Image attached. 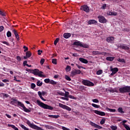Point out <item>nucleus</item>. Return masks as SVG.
Here are the masks:
<instances>
[{
	"label": "nucleus",
	"instance_id": "obj_42",
	"mask_svg": "<svg viewBox=\"0 0 130 130\" xmlns=\"http://www.w3.org/2000/svg\"><path fill=\"white\" fill-rule=\"evenodd\" d=\"M36 87V85L35 84V83H31L30 85V87L32 89H35Z\"/></svg>",
	"mask_w": 130,
	"mask_h": 130
},
{
	"label": "nucleus",
	"instance_id": "obj_24",
	"mask_svg": "<svg viewBox=\"0 0 130 130\" xmlns=\"http://www.w3.org/2000/svg\"><path fill=\"white\" fill-rule=\"evenodd\" d=\"M81 47H83L84 48H88L89 45H88L87 44L81 43Z\"/></svg>",
	"mask_w": 130,
	"mask_h": 130
},
{
	"label": "nucleus",
	"instance_id": "obj_35",
	"mask_svg": "<svg viewBox=\"0 0 130 130\" xmlns=\"http://www.w3.org/2000/svg\"><path fill=\"white\" fill-rule=\"evenodd\" d=\"M117 60L119 62H123V63H125V60H124V59H118Z\"/></svg>",
	"mask_w": 130,
	"mask_h": 130
},
{
	"label": "nucleus",
	"instance_id": "obj_40",
	"mask_svg": "<svg viewBox=\"0 0 130 130\" xmlns=\"http://www.w3.org/2000/svg\"><path fill=\"white\" fill-rule=\"evenodd\" d=\"M44 82L45 83H46V84H48L50 83V79H45L44 80Z\"/></svg>",
	"mask_w": 130,
	"mask_h": 130
},
{
	"label": "nucleus",
	"instance_id": "obj_28",
	"mask_svg": "<svg viewBox=\"0 0 130 130\" xmlns=\"http://www.w3.org/2000/svg\"><path fill=\"white\" fill-rule=\"evenodd\" d=\"M122 125H123L124 127H125V128L126 130H130V127L129 126H128V125H126V124L125 123H123Z\"/></svg>",
	"mask_w": 130,
	"mask_h": 130
},
{
	"label": "nucleus",
	"instance_id": "obj_60",
	"mask_svg": "<svg viewBox=\"0 0 130 130\" xmlns=\"http://www.w3.org/2000/svg\"><path fill=\"white\" fill-rule=\"evenodd\" d=\"M4 26H0V32H2V31H4Z\"/></svg>",
	"mask_w": 130,
	"mask_h": 130
},
{
	"label": "nucleus",
	"instance_id": "obj_58",
	"mask_svg": "<svg viewBox=\"0 0 130 130\" xmlns=\"http://www.w3.org/2000/svg\"><path fill=\"white\" fill-rule=\"evenodd\" d=\"M62 100H66V101H69V99L68 98L61 97Z\"/></svg>",
	"mask_w": 130,
	"mask_h": 130
},
{
	"label": "nucleus",
	"instance_id": "obj_57",
	"mask_svg": "<svg viewBox=\"0 0 130 130\" xmlns=\"http://www.w3.org/2000/svg\"><path fill=\"white\" fill-rule=\"evenodd\" d=\"M41 96H44L45 95H46V92L45 91H42V92H41Z\"/></svg>",
	"mask_w": 130,
	"mask_h": 130
},
{
	"label": "nucleus",
	"instance_id": "obj_53",
	"mask_svg": "<svg viewBox=\"0 0 130 130\" xmlns=\"http://www.w3.org/2000/svg\"><path fill=\"white\" fill-rule=\"evenodd\" d=\"M108 91L110 92V93H114V90L113 88H111L109 89Z\"/></svg>",
	"mask_w": 130,
	"mask_h": 130
},
{
	"label": "nucleus",
	"instance_id": "obj_51",
	"mask_svg": "<svg viewBox=\"0 0 130 130\" xmlns=\"http://www.w3.org/2000/svg\"><path fill=\"white\" fill-rule=\"evenodd\" d=\"M16 59L18 61H21V60H22V59L21 58L20 56H17L16 57Z\"/></svg>",
	"mask_w": 130,
	"mask_h": 130
},
{
	"label": "nucleus",
	"instance_id": "obj_17",
	"mask_svg": "<svg viewBox=\"0 0 130 130\" xmlns=\"http://www.w3.org/2000/svg\"><path fill=\"white\" fill-rule=\"evenodd\" d=\"M8 126H9V127H12V128H13V129L15 130H19V128H18V127H16V126L13 124H8Z\"/></svg>",
	"mask_w": 130,
	"mask_h": 130
},
{
	"label": "nucleus",
	"instance_id": "obj_31",
	"mask_svg": "<svg viewBox=\"0 0 130 130\" xmlns=\"http://www.w3.org/2000/svg\"><path fill=\"white\" fill-rule=\"evenodd\" d=\"M71 69L72 68H71V66H67L66 68V71L68 73V72H69L71 71Z\"/></svg>",
	"mask_w": 130,
	"mask_h": 130
},
{
	"label": "nucleus",
	"instance_id": "obj_3",
	"mask_svg": "<svg viewBox=\"0 0 130 130\" xmlns=\"http://www.w3.org/2000/svg\"><path fill=\"white\" fill-rule=\"evenodd\" d=\"M17 104L18 105V106H20V107H22L23 110L25 112H31V110L27 109V108H26V107H25V105H24V104L22 103V102L17 101Z\"/></svg>",
	"mask_w": 130,
	"mask_h": 130
},
{
	"label": "nucleus",
	"instance_id": "obj_63",
	"mask_svg": "<svg viewBox=\"0 0 130 130\" xmlns=\"http://www.w3.org/2000/svg\"><path fill=\"white\" fill-rule=\"evenodd\" d=\"M2 82H3L4 83H8V82H9V80L4 79V80H2Z\"/></svg>",
	"mask_w": 130,
	"mask_h": 130
},
{
	"label": "nucleus",
	"instance_id": "obj_37",
	"mask_svg": "<svg viewBox=\"0 0 130 130\" xmlns=\"http://www.w3.org/2000/svg\"><path fill=\"white\" fill-rule=\"evenodd\" d=\"M44 126L45 127H46L47 128H48V129H51V128H52V126L49 125H45Z\"/></svg>",
	"mask_w": 130,
	"mask_h": 130
},
{
	"label": "nucleus",
	"instance_id": "obj_39",
	"mask_svg": "<svg viewBox=\"0 0 130 130\" xmlns=\"http://www.w3.org/2000/svg\"><path fill=\"white\" fill-rule=\"evenodd\" d=\"M91 105L92 106H93V107H94L95 108H99V107H100V106L97 105L95 104H92Z\"/></svg>",
	"mask_w": 130,
	"mask_h": 130
},
{
	"label": "nucleus",
	"instance_id": "obj_36",
	"mask_svg": "<svg viewBox=\"0 0 130 130\" xmlns=\"http://www.w3.org/2000/svg\"><path fill=\"white\" fill-rule=\"evenodd\" d=\"M12 32H13V33H14V34L15 37H16V36H18V35H19V34H18V32H17V30H16L15 29H13V30H12Z\"/></svg>",
	"mask_w": 130,
	"mask_h": 130
},
{
	"label": "nucleus",
	"instance_id": "obj_11",
	"mask_svg": "<svg viewBox=\"0 0 130 130\" xmlns=\"http://www.w3.org/2000/svg\"><path fill=\"white\" fill-rule=\"evenodd\" d=\"M94 113H96V114H98L99 115H101L102 116H104V115H105V113L98 110H95Z\"/></svg>",
	"mask_w": 130,
	"mask_h": 130
},
{
	"label": "nucleus",
	"instance_id": "obj_16",
	"mask_svg": "<svg viewBox=\"0 0 130 130\" xmlns=\"http://www.w3.org/2000/svg\"><path fill=\"white\" fill-rule=\"evenodd\" d=\"M71 36L72 35L70 33H65L63 35V37L66 39H68V38H70Z\"/></svg>",
	"mask_w": 130,
	"mask_h": 130
},
{
	"label": "nucleus",
	"instance_id": "obj_45",
	"mask_svg": "<svg viewBox=\"0 0 130 130\" xmlns=\"http://www.w3.org/2000/svg\"><path fill=\"white\" fill-rule=\"evenodd\" d=\"M106 4H103V5L102 6L101 9H102L103 10H105L106 9Z\"/></svg>",
	"mask_w": 130,
	"mask_h": 130
},
{
	"label": "nucleus",
	"instance_id": "obj_25",
	"mask_svg": "<svg viewBox=\"0 0 130 130\" xmlns=\"http://www.w3.org/2000/svg\"><path fill=\"white\" fill-rule=\"evenodd\" d=\"M39 72V70L35 69L33 70V74L35 75V76H37L38 75V73Z\"/></svg>",
	"mask_w": 130,
	"mask_h": 130
},
{
	"label": "nucleus",
	"instance_id": "obj_13",
	"mask_svg": "<svg viewBox=\"0 0 130 130\" xmlns=\"http://www.w3.org/2000/svg\"><path fill=\"white\" fill-rule=\"evenodd\" d=\"M107 14L109 15V16H116L117 12L109 11L107 12Z\"/></svg>",
	"mask_w": 130,
	"mask_h": 130
},
{
	"label": "nucleus",
	"instance_id": "obj_10",
	"mask_svg": "<svg viewBox=\"0 0 130 130\" xmlns=\"http://www.w3.org/2000/svg\"><path fill=\"white\" fill-rule=\"evenodd\" d=\"M111 71L112 72V73L111 74V76H114L116 74L117 72H118V68H113L111 69Z\"/></svg>",
	"mask_w": 130,
	"mask_h": 130
},
{
	"label": "nucleus",
	"instance_id": "obj_56",
	"mask_svg": "<svg viewBox=\"0 0 130 130\" xmlns=\"http://www.w3.org/2000/svg\"><path fill=\"white\" fill-rule=\"evenodd\" d=\"M2 43H3L4 44H6V45H10V44L9 43H8L6 41H2L1 42Z\"/></svg>",
	"mask_w": 130,
	"mask_h": 130
},
{
	"label": "nucleus",
	"instance_id": "obj_43",
	"mask_svg": "<svg viewBox=\"0 0 130 130\" xmlns=\"http://www.w3.org/2000/svg\"><path fill=\"white\" fill-rule=\"evenodd\" d=\"M7 37H11L12 36V33L11 31H8L7 33Z\"/></svg>",
	"mask_w": 130,
	"mask_h": 130
},
{
	"label": "nucleus",
	"instance_id": "obj_8",
	"mask_svg": "<svg viewBox=\"0 0 130 130\" xmlns=\"http://www.w3.org/2000/svg\"><path fill=\"white\" fill-rule=\"evenodd\" d=\"M98 18L99 19V22H100V23H106V22H107L104 16L100 15Z\"/></svg>",
	"mask_w": 130,
	"mask_h": 130
},
{
	"label": "nucleus",
	"instance_id": "obj_5",
	"mask_svg": "<svg viewBox=\"0 0 130 130\" xmlns=\"http://www.w3.org/2000/svg\"><path fill=\"white\" fill-rule=\"evenodd\" d=\"M59 106L61 108H62L63 109H66V110H68V111H71V110H72V108H71L69 106H68L66 105H63L62 104L59 103Z\"/></svg>",
	"mask_w": 130,
	"mask_h": 130
},
{
	"label": "nucleus",
	"instance_id": "obj_46",
	"mask_svg": "<svg viewBox=\"0 0 130 130\" xmlns=\"http://www.w3.org/2000/svg\"><path fill=\"white\" fill-rule=\"evenodd\" d=\"M92 54L94 55H97V54H99V51H94L92 52Z\"/></svg>",
	"mask_w": 130,
	"mask_h": 130
},
{
	"label": "nucleus",
	"instance_id": "obj_23",
	"mask_svg": "<svg viewBox=\"0 0 130 130\" xmlns=\"http://www.w3.org/2000/svg\"><path fill=\"white\" fill-rule=\"evenodd\" d=\"M63 91H64L65 92V94H64V97L66 98H69V96L70 95V92H69L68 91H66V90H64V89H63Z\"/></svg>",
	"mask_w": 130,
	"mask_h": 130
},
{
	"label": "nucleus",
	"instance_id": "obj_19",
	"mask_svg": "<svg viewBox=\"0 0 130 130\" xmlns=\"http://www.w3.org/2000/svg\"><path fill=\"white\" fill-rule=\"evenodd\" d=\"M74 45H76L77 46H81L82 42L80 41L75 42L74 43Z\"/></svg>",
	"mask_w": 130,
	"mask_h": 130
},
{
	"label": "nucleus",
	"instance_id": "obj_44",
	"mask_svg": "<svg viewBox=\"0 0 130 130\" xmlns=\"http://www.w3.org/2000/svg\"><path fill=\"white\" fill-rule=\"evenodd\" d=\"M52 62L53 64H57V62L56 61V59H52Z\"/></svg>",
	"mask_w": 130,
	"mask_h": 130
},
{
	"label": "nucleus",
	"instance_id": "obj_27",
	"mask_svg": "<svg viewBox=\"0 0 130 130\" xmlns=\"http://www.w3.org/2000/svg\"><path fill=\"white\" fill-rule=\"evenodd\" d=\"M37 76H39V77H41V78L42 77H44V75H43V72L41 71H39Z\"/></svg>",
	"mask_w": 130,
	"mask_h": 130
},
{
	"label": "nucleus",
	"instance_id": "obj_55",
	"mask_svg": "<svg viewBox=\"0 0 130 130\" xmlns=\"http://www.w3.org/2000/svg\"><path fill=\"white\" fill-rule=\"evenodd\" d=\"M45 61V60L44 59H41V61H40V63L41 64H43L44 63V61Z\"/></svg>",
	"mask_w": 130,
	"mask_h": 130
},
{
	"label": "nucleus",
	"instance_id": "obj_29",
	"mask_svg": "<svg viewBox=\"0 0 130 130\" xmlns=\"http://www.w3.org/2000/svg\"><path fill=\"white\" fill-rule=\"evenodd\" d=\"M118 112L119 113H124V112H123V110L122 109V108L120 107L118 109Z\"/></svg>",
	"mask_w": 130,
	"mask_h": 130
},
{
	"label": "nucleus",
	"instance_id": "obj_14",
	"mask_svg": "<svg viewBox=\"0 0 130 130\" xmlns=\"http://www.w3.org/2000/svg\"><path fill=\"white\" fill-rule=\"evenodd\" d=\"M89 25H92V24H97V21L94 19L90 20L88 21Z\"/></svg>",
	"mask_w": 130,
	"mask_h": 130
},
{
	"label": "nucleus",
	"instance_id": "obj_6",
	"mask_svg": "<svg viewBox=\"0 0 130 130\" xmlns=\"http://www.w3.org/2000/svg\"><path fill=\"white\" fill-rule=\"evenodd\" d=\"M81 72L80 70H75L71 72V76L72 77H74V76H76V75H80Z\"/></svg>",
	"mask_w": 130,
	"mask_h": 130
},
{
	"label": "nucleus",
	"instance_id": "obj_34",
	"mask_svg": "<svg viewBox=\"0 0 130 130\" xmlns=\"http://www.w3.org/2000/svg\"><path fill=\"white\" fill-rule=\"evenodd\" d=\"M31 54H32L31 53V52H30L29 51L26 52V57H28V58L30 57V56H31Z\"/></svg>",
	"mask_w": 130,
	"mask_h": 130
},
{
	"label": "nucleus",
	"instance_id": "obj_47",
	"mask_svg": "<svg viewBox=\"0 0 130 130\" xmlns=\"http://www.w3.org/2000/svg\"><path fill=\"white\" fill-rule=\"evenodd\" d=\"M65 78L66 79V80H67V81H71L72 80L71 78L70 77H69V76H68V75L65 76Z\"/></svg>",
	"mask_w": 130,
	"mask_h": 130
},
{
	"label": "nucleus",
	"instance_id": "obj_22",
	"mask_svg": "<svg viewBox=\"0 0 130 130\" xmlns=\"http://www.w3.org/2000/svg\"><path fill=\"white\" fill-rule=\"evenodd\" d=\"M114 58H115V57H107L106 58L107 60H108L109 61H112L113 60H114Z\"/></svg>",
	"mask_w": 130,
	"mask_h": 130
},
{
	"label": "nucleus",
	"instance_id": "obj_52",
	"mask_svg": "<svg viewBox=\"0 0 130 130\" xmlns=\"http://www.w3.org/2000/svg\"><path fill=\"white\" fill-rule=\"evenodd\" d=\"M42 52H43L42 50H38V54L39 55H41V53H42Z\"/></svg>",
	"mask_w": 130,
	"mask_h": 130
},
{
	"label": "nucleus",
	"instance_id": "obj_18",
	"mask_svg": "<svg viewBox=\"0 0 130 130\" xmlns=\"http://www.w3.org/2000/svg\"><path fill=\"white\" fill-rule=\"evenodd\" d=\"M114 40V38L112 37H109L107 38V42H111V41H113Z\"/></svg>",
	"mask_w": 130,
	"mask_h": 130
},
{
	"label": "nucleus",
	"instance_id": "obj_2",
	"mask_svg": "<svg viewBox=\"0 0 130 130\" xmlns=\"http://www.w3.org/2000/svg\"><path fill=\"white\" fill-rule=\"evenodd\" d=\"M119 91L120 93H128L130 92V86H125L120 88Z\"/></svg>",
	"mask_w": 130,
	"mask_h": 130
},
{
	"label": "nucleus",
	"instance_id": "obj_64",
	"mask_svg": "<svg viewBox=\"0 0 130 130\" xmlns=\"http://www.w3.org/2000/svg\"><path fill=\"white\" fill-rule=\"evenodd\" d=\"M0 15H1V16H5V12L0 10Z\"/></svg>",
	"mask_w": 130,
	"mask_h": 130
},
{
	"label": "nucleus",
	"instance_id": "obj_15",
	"mask_svg": "<svg viewBox=\"0 0 130 130\" xmlns=\"http://www.w3.org/2000/svg\"><path fill=\"white\" fill-rule=\"evenodd\" d=\"M79 60H80V61L82 62V63H85V64L88 63V60L83 58H79Z\"/></svg>",
	"mask_w": 130,
	"mask_h": 130
},
{
	"label": "nucleus",
	"instance_id": "obj_41",
	"mask_svg": "<svg viewBox=\"0 0 130 130\" xmlns=\"http://www.w3.org/2000/svg\"><path fill=\"white\" fill-rule=\"evenodd\" d=\"M58 41H59V39L56 38V40L54 42V45H56V44H57Z\"/></svg>",
	"mask_w": 130,
	"mask_h": 130
},
{
	"label": "nucleus",
	"instance_id": "obj_32",
	"mask_svg": "<svg viewBox=\"0 0 130 130\" xmlns=\"http://www.w3.org/2000/svg\"><path fill=\"white\" fill-rule=\"evenodd\" d=\"M43 83L42 82L40 81V80H38L37 82V85L39 86V87H41V85H42Z\"/></svg>",
	"mask_w": 130,
	"mask_h": 130
},
{
	"label": "nucleus",
	"instance_id": "obj_12",
	"mask_svg": "<svg viewBox=\"0 0 130 130\" xmlns=\"http://www.w3.org/2000/svg\"><path fill=\"white\" fill-rule=\"evenodd\" d=\"M120 48H122V49H125V50H127L129 48L126 45L122 44L120 45Z\"/></svg>",
	"mask_w": 130,
	"mask_h": 130
},
{
	"label": "nucleus",
	"instance_id": "obj_30",
	"mask_svg": "<svg viewBox=\"0 0 130 130\" xmlns=\"http://www.w3.org/2000/svg\"><path fill=\"white\" fill-rule=\"evenodd\" d=\"M107 111H109L110 112H115L116 110L113 109L107 108Z\"/></svg>",
	"mask_w": 130,
	"mask_h": 130
},
{
	"label": "nucleus",
	"instance_id": "obj_49",
	"mask_svg": "<svg viewBox=\"0 0 130 130\" xmlns=\"http://www.w3.org/2000/svg\"><path fill=\"white\" fill-rule=\"evenodd\" d=\"M101 124H104L105 123V119H102L100 121Z\"/></svg>",
	"mask_w": 130,
	"mask_h": 130
},
{
	"label": "nucleus",
	"instance_id": "obj_26",
	"mask_svg": "<svg viewBox=\"0 0 130 130\" xmlns=\"http://www.w3.org/2000/svg\"><path fill=\"white\" fill-rule=\"evenodd\" d=\"M19 125L24 130H29V128H26V126L25 125H24L23 124H20Z\"/></svg>",
	"mask_w": 130,
	"mask_h": 130
},
{
	"label": "nucleus",
	"instance_id": "obj_59",
	"mask_svg": "<svg viewBox=\"0 0 130 130\" xmlns=\"http://www.w3.org/2000/svg\"><path fill=\"white\" fill-rule=\"evenodd\" d=\"M103 53H104V55H105V56H109V55H110V54H109L108 53L104 52Z\"/></svg>",
	"mask_w": 130,
	"mask_h": 130
},
{
	"label": "nucleus",
	"instance_id": "obj_62",
	"mask_svg": "<svg viewBox=\"0 0 130 130\" xmlns=\"http://www.w3.org/2000/svg\"><path fill=\"white\" fill-rule=\"evenodd\" d=\"M62 129H63V130H70V128H67V127H64V126H62Z\"/></svg>",
	"mask_w": 130,
	"mask_h": 130
},
{
	"label": "nucleus",
	"instance_id": "obj_54",
	"mask_svg": "<svg viewBox=\"0 0 130 130\" xmlns=\"http://www.w3.org/2000/svg\"><path fill=\"white\" fill-rule=\"evenodd\" d=\"M68 98H70V99H76V98H75V96L72 95H69L68 96Z\"/></svg>",
	"mask_w": 130,
	"mask_h": 130
},
{
	"label": "nucleus",
	"instance_id": "obj_50",
	"mask_svg": "<svg viewBox=\"0 0 130 130\" xmlns=\"http://www.w3.org/2000/svg\"><path fill=\"white\" fill-rule=\"evenodd\" d=\"M92 102H93L94 103H99V100L97 99H93L92 100Z\"/></svg>",
	"mask_w": 130,
	"mask_h": 130
},
{
	"label": "nucleus",
	"instance_id": "obj_21",
	"mask_svg": "<svg viewBox=\"0 0 130 130\" xmlns=\"http://www.w3.org/2000/svg\"><path fill=\"white\" fill-rule=\"evenodd\" d=\"M48 117H51L52 118H58V117H59V115H48Z\"/></svg>",
	"mask_w": 130,
	"mask_h": 130
},
{
	"label": "nucleus",
	"instance_id": "obj_7",
	"mask_svg": "<svg viewBox=\"0 0 130 130\" xmlns=\"http://www.w3.org/2000/svg\"><path fill=\"white\" fill-rule=\"evenodd\" d=\"M81 10L82 11H84L86 13H89L90 12V9L89 8V7L87 5H83L81 6Z\"/></svg>",
	"mask_w": 130,
	"mask_h": 130
},
{
	"label": "nucleus",
	"instance_id": "obj_4",
	"mask_svg": "<svg viewBox=\"0 0 130 130\" xmlns=\"http://www.w3.org/2000/svg\"><path fill=\"white\" fill-rule=\"evenodd\" d=\"M82 84L88 87H92V86H94V83H93V82L87 80H83L82 81Z\"/></svg>",
	"mask_w": 130,
	"mask_h": 130
},
{
	"label": "nucleus",
	"instance_id": "obj_38",
	"mask_svg": "<svg viewBox=\"0 0 130 130\" xmlns=\"http://www.w3.org/2000/svg\"><path fill=\"white\" fill-rule=\"evenodd\" d=\"M111 129L112 130H116L117 129V126H114V125H112L110 126Z\"/></svg>",
	"mask_w": 130,
	"mask_h": 130
},
{
	"label": "nucleus",
	"instance_id": "obj_33",
	"mask_svg": "<svg viewBox=\"0 0 130 130\" xmlns=\"http://www.w3.org/2000/svg\"><path fill=\"white\" fill-rule=\"evenodd\" d=\"M50 84H51V85H56V84H57V82L54 81V80H50Z\"/></svg>",
	"mask_w": 130,
	"mask_h": 130
},
{
	"label": "nucleus",
	"instance_id": "obj_20",
	"mask_svg": "<svg viewBox=\"0 0 130 130\" xmlns=\"http://www.w3.org/2000/svg\"><path fill=\"white\" fill-rule=\"evenodd\" d=\"M38 95H39L40 98H41V99L42 100H43V101H46V100H45L44 98H43L42 95H41V91H38Z\"/></svg>",
	"mask_w": 130,
	"mask_h": 130
},
{
	"label": "nucleus",
	"instance_id": "obj_1",
	"mask_svg": "<svg viewBox=\"0 0 130 130\" xmlns=\"http://www.w3.org/2000/svg\"><path fill=\"white\" fill-rule=\"evenodd\" d=\"M37 103L40 107H41L42 108H43L44 109H48L49 110H53V107H51L50 106H49L48 105H46L42 102H41L39 100L37 101Z\"/></svg>",
	"mask_w": 130,
	"mask_h": 130
},
{
	"label": "nucleus",
	"instance_id": "obj_61",
	"mask_svg": "<svg viewBox=\"0 0 130 130\" xmlns=\"http://www.w3.org/2000/svg\"><path fill=\"white\" fill-rule=\"evenodd\" d=\"M23 66L25 67V66H29L28 64H27V61H23Z\"/></svg>",
	"mask_w": 130,
	"mask_h": 130
},
{
	"label": "nucleus",
	"instance_id": "obj_48",
	"mask_svg": "<svg viewBox=\"0 0 130 130\" xmlns=\"http://www.w3.org/2000/svg\"><path fill=\"white\" fill-rule=\"evenodd\" d=\"M102 73H103V71H102V70H99L96 72V75H102Z\"/></svg>",
	"mask_w": 130,
	"mask_h": 130
},
{
	"label": "nucleus",
	"instance_id": "obj_9",
	"mask_svg": "<svg viewBox=\"0 0 130 130\" xmlns=\"http://www.w3.org/2000/svg\"><path fill=\"white\" fill-rule=\"evenodd\" d=\"M90 124L92 126H94V127H96V128H99V129H101L102 128V126H99L98 124L90 121Z\"/></svg>",
	"mask_w": 130,
	"mask_h": 130
}]
</instances>
